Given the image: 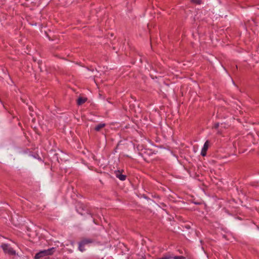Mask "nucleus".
I'll use <instances>...</instances> for the list:
<instances>
[{
  "instance_id": "1",
  "label": "nucleus",
  "mask_w": 259,
  "mask_h": 259,
  "mask_svg": "<svg viewBox=\"0 0 259 259\" xmlns=\"http://www.w3.org/2000/svg\"><path fill=\"white\" fill-rule=\"evenodd\" d=\"M54 250V247H52L48 249L41 250L35 254L34 256V259H39L40 258L44 256L52 255L53 254Z\"/></svg>"
},
{
  "instance_id": "2",
  "label": "nucleus",
  "mask_w": 259,
  "mask_h": 259,
  "mask_svg": "<svg viewBox=\"0 0 259 259\" xmlns=\"http://www.w3.org/2000/svg\"><path fill=\"white\" fill-rule=\"evenodd\" d=\"M1 247L3 249L4 253L6 254H8L9 255L12 256L15 255L16 254V251L10 246V244L3 243Z\"/></svg>"
},
{
  "instance_id": "3",
  "label": "nucleus",
  "mask_w": 259,
  "mask_h": 259,
  "mask_svg": "<svg viewBox=\"0 0 259 259\" xmlns=\"http://www.w3.org/2000/svg\"><path fill=\"white\" fill-rule=\"evenodd\" d=\"M94 242V240L91 238H83L78 243V249L83 252L85 250L84 246L85 245Z\"/></svg>"
},
{
  "instance_id": "4",
  "label": "nucleus",
  "mask_w": 259,
  "mask_h": 259,
  "mask_svg": "<svg viewBox=\"0 0 259 259\" xmlns=\"http://www.w3.org/2000/svg\"><path fill=\"white\" fill-rule=\"evenodd\" d=\"M77 211L80 214L83 215L87 212L88 213V210L86 209L85 205L81 203H78L76 207Z\"/></svg>"
},
{
  "instance_id": "5",
  "label": "nucleus",
  "mask_w": 259,
  "mask_h": 259,
  "mask_svg": "<svg viewBox=\"0 0 259 259\" xmlns=\"http://www.w3.org/2000/svg\"><path fill=\"white\" fill-rule=\"evenodd\" d=\"M123 172V170H115L114 174L116 178L119 179L121 181H124L126 178V176L125 175H123L122 172Z\"/></svg>"
},
{
  "instance_id": "6",
  "label": "nucleus",
  "mask_w": 259,
  "mask_h": 259,
  "mask_svg": "<svg viewBox=\"0 0 259 259\" xmlns=\"http://www.w3.org/2000/svg\"><path fill=\"white\" fill-rule=\"evenodd\" d=\"M209 145V141L207 140L204 144L203 146L201 149V155L202 156H205L206 155L207 151L208 150Z\"/></svg>"
},
{
  "instance_id": "7",
  "label": "nucleus",
  "mask_w": 259,
  "mask_h": 259,
  "mask_svg": "<svg viewBox=\"0 0 259 259\" xmlns=\"http://www.w3.org/2000/svg\"><path fill=\"white\" fill-rule=\"evenodd\" d=\"M106 125L105 123H99V124L97 125L95 127V130L97 132H99L101 130V129H102V128H103L104 127H105Z\"/></svg>"
},
{
  "instance_id": "8",
  "label": "nucleus",
  "mask_w": 259,
  "mask_h": 259,
  "mask_svg": "<svg viewBox=\"0 0 259 259\" xmlns=\"http://www.w3.org/2000/svg\"><path fill=\"white\" fill-rule=\"evenodd\" d=\"M87 98H82V97H79L77 99V103L78 105H82V104L84 103L87 101Z\"/></svg>"
},
{
  "instance_id": "9",
  "label": "nucleus",
  "mask_w": 259,
  "mask_h": 259,
  "mask_svg": "<svg viewBox=\"0 0 259 259\" xmlns=\"http://www.w3.org/2000/svg\"><path fill=\"white\" fill-rule=\"evenodd\" d=\"M191 2L197 5H200L202 3L201 0H190Z\"/></svg>"
},
{
  "instance_id": "10",
  "label": "nucleus",
  "mask_w": 259,
  "mask_h": 259,
  "mask_svg": "<svg viewBox=\"0 0 259 259\" xmlns=\"http://www.w3.org/2000/svg\"><path fill=\"white\" fill-rule=\"evenodd\" d=\"M140 259H146L145 255H143Z\"/></svg>"
},
{
  "instance_id": "11",
  "label": "nucleus",
  "mask_w": 259,
  "mask_h": 259,
  "mask_svg": "<svg viewBox=\"0 0 259 259\" xmlns=\"http://www.w3.org/2000/svg\"><path fill=\"white\" fill-rule=\"evenodd\" d=\"M218 126H219V123H217V124L215 125V127H218Z\"/></svg>"
}]
</instances>
